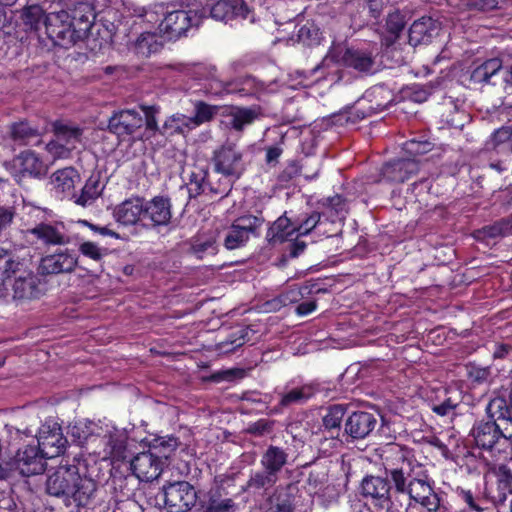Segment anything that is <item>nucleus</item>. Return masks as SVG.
<instances>
[{"label": "nucleus", "instance_id": "nucleus-1", "mask_svg": "<svg viewBox=\"0 0 512 512\" xmlns=\"http://www.w3.org/2000/svg\"><path fill=\"white\" fill-rule=\"evenodd\" d=\"M409 451L396 443L383 448V465L387 477L391 478L395 494L407 496V507L412 502L422 507L421 512H450L434 491L433 482L418 463L408 458Z\"/></svg>", "mask_w": 512, "mask_h": 512}, {"label": "nucleus", "instance_id": "nucleus-2", "mask_svg": "<svg viewBox=\"0 0 512 512\" xmlns=\"http://www.w3.org/2000/svg\"><path fill=\"white\" fill-rule=\"evenodd\" d=\"M45 487L50 496L61 499L67 507H85L97 492V482L85 473L82 475L79 466L68 461L48 470Z\"/></svg>", "mask_w": 512, "mask_h": 512}, {"label": "nucleus", "instance_id": "nucleus-3", "mask_svg": "<svg viewBox=\"0 0 512 512\" xmlns=\"http://www.w3.org/2000/svg\"><path fill=\"white\" fill-rule=\"evenodd\" d=\"M486 412L492 421H479L470 431L475 445L483 450L492 451L502 441H512V416L504 397L492 398Z\"/></svg>", "mask_w": 512, "mask_h": 512}, {"label": "nucleus", "instance_id": "nucleus-4", "mask_svg": "<svg viewBox=\"0 0 512 512\" xmlns=\"http://www.w3.org/2000/svg\"><path fill=\"white\" fill-rule=\"evenodd\" d=\"M196 0H182L181 8L167 12L159 24L160 33L169 40L178 39L190 28L197 27L207 16Z\"/></svg>", "mask_w": 512, "mask_h": 512}, {"label": "nucleus", "instance_id": "nucleus-5", "mask_svg": "<svg viewBox=\"0 0 512 512\" xmlns=\"http://www.w3.org/2000/svg\"><path fill=\"white\" fill-rule=\"evenodd\" d=\"M264 218L252 214L236 218L226 229L223 245L227 250L244 247L252 238L260 237Z\"/></svg>", "mask_w": 512, "mask_h": 512}, {"label": "nucleus", "instance_id": "nucleus-6", "mask_svg": "<svg viewBox=\"0 0 512 512\" xmlns=\"http://www.w3.org/2000/svg\"><path fill=\"white\" fill-rule=\"evenodd\" d=\"M389 479H391L389 477ZM361 492L372 504L383 510H398L396 502L399 494H395L392 481L380 476L368 475L361 482Z\"/></svg>", "mask_w": 512, "mask_h": 512}, {"label": "nucleus", "instance_id": "nucleus-7", "mask_svg": "<svg viewBox=\"0 0 512 512\" xmlns=\"http://www.w3.org/2000/svg\"><path fill=\"white\" fill-rule=\"evenodd\" d=\"M213 164L215 172L224 177L223 182H229L232 187V180L238 179L244 171L243 154L235 144H226L214 151Z\"/></svg>", "mask_w": 512, "mask_h": 512}, {"label": "nucleus", "instance_id": "nucleus-8", "mask_svg": "<svg viewBox=\"0 0 512 512\" xmlns=\"http://www.w3.org/2000/svg\"><path fill=\"white\" fill-rule=\"evenodd\" d=\"M44 26L47 36L58 46L68 48L77 43L73 21L68 11L51 12L45 16Z\"/></svg>", "mask_w": 512, "mask_h": 512}, {"label": "nucleus", "instance_id": "nucleus-9", "mask_svg": "<svg viewBox=\"0 0 512 512\" xmlns=\"http://www.w3.org/2000/svg\"><path fill=\"white\" fill-rule=\"evenodd\" d=\"M165 508L169 512H188L195 506L197 493L187 481H175L162 487Z\"/></svg>", "mask_w": 512, "mask_h": 512}, {"label": "nucleus", "instance_id": "nucleus-10", "mask_svg": "<svg viewBox=\"0 0 512 512\" xmlns=\"http://www.w3.org/2000/svg\"><path fill=\"white\" fill-rule=\"evenodd\" d=\"M209 15L212 19L225 23L232 20H248L253 23V0H217L209 8Z\"/></svg>", "mask_w": 512, "mask_h": 512}, {"label": "nucleus", "instance_id": "nucleus-11", "mask_svg": "<svg viewBox=\"0 0 512 512\" xmlns=\"http://www.w3.org/2000/svg\"><path fill=\"white\" fill-rule=\"evenodd\" d=\"M208 166L206 164H194L189 171V194L190 196L197 197L207 191L213 195H220L221 197L227 196L230 192L229 182H219L214 185L211 181L207 180Z\"/></svg>", "mask_w": 512, "mask_h": 512}, {"label": "nucleus", "instance_id": "nucleus-12", "mask_svg": "<svg viewBox=\"0 0 512 512\" xmlns=\"http://www.w3.org/2000/svg\"><path fill=\"white\" fill-rule=\"evenodd\" d=\"M45 459L48 458L37 446L27 445L17 451L13 458V466L21 475L30 477L45 471Z\"/></svg>", "mask_w": 512, "mask_h": 512}, {"label": "nucleus", "instance_id": "nucleus-13", "mask_svg": "<svg viewBox=\"0 0 512 512\" xmlns=\"http://www.w3.org/2000/svg\"><path fill=\"white\" fill-rule=\"evenodd\" d=\"M144 125L141 113L136 110H121L114 113L108 123V129L118 138L125 140Z\"/></svg>", "mask_w": 512, "mask_h": 512}, {"label": "nucleus", "instance_id": "nucleus-14", "mask_svg": "<svg viewBox=\"0 0 512 512\" xmlns=\"http://www.w3.org/2000/svg\"><path fill=\"white\" fill-rule=\"evenodd\" d=\"M164 463L158 454L149 450L137 454L132 459L131 469L139 480L148 482L160 476Z\"/></svg>", "mask_w": 512, "mask_h": 512}, {"label": "nucleus", "instance_id": "nucleus-15", "mask_svg": "<svg viewBox=\"0 0 512 512\" xmlns=\"http://www.w3.org/2000/svg\"><path fill=\"white\" fill-rule=\"evenodd\" d=\"M29 233L46 246H65L71 241L63 222H41Z\"/></svg>", "mask_w": 512, "mask_h": 512}, {"label": "nucleus", "instance_id": "nucleus-16", "mask_svg": "<svg viewBox=\"0 0 512 512\" xmlns=\"http://www.w3.org/2000/svg\"><path fill=\"white\" fill-rule=\"evenodd\" d=\"M67 439L63 436L57 424L42 425L38 434V448L44 456L54 458L59 456L65 449Z\"/></svg>", "mask_w": 512, "mask_h": 512}, {"label": "nucleus", "instance_id": "nucleus-17", "mask_svg": "<svg viewBox=\"0 0 512 512\" xmlns=\"http://www.w3.org/2000/svg\"><path fill=\"white\" fill-rule=\"evenodd\" d=\"M70 21H73L74 34L77 42L84 40L90 32L96 14L89 0L78 2L69 12Z\"/></svg>", "mask_w": 512, "mask_h": 512}, {"label": "nucleus", "instance_id": "nucleus-18", "mask_svg": "<svg viewBox=\"0 0 512 512\" xmlns=\"http://www.w3.org/2000/svg\"><path fill=\"white\" fill-rule=\"evenodd\" d=\"M195 77L203 81L204 92L208 95H222L224 93H233L232 82H225L220 79L217 69L213 65H198L194 69Z\"/></svg>", "mask_w": 512, "mask_h": 512}, {"label": "nucleus", "instance_id": "nucleus-19", "mask_svg": "<svg viewBox=\"0 0 512 512\" xmlns=\"http://www.w3.org/2000/svg\"><path fill=\"white\" fill-rule=\"evenodd\" d=\"M77 265V258L68 250L43 257L39 264L42 275L70 273Z\"/></svg>", "mask_w": 512, "mask_h": 512}, {"label": "nucleus", "instance_id": "nucleus-20", "mask_svg": "<svg viewBox=\"0 0 512 512\" xmlns=\"http://www.w3.org/2000/svg\"><path fill=\"white\" fill-rule=\"evenodd\" d=\"M378 421L374 414L364 411L353 412L345 422V433L352 439H365L375 429Z\"/></svg>", "mask_w": 512, "mask_h": 512}, {"label": "nucleus", "instance_id": "nucleus-21", "mask_svg": "<svg viewBox=\"0 0 512 512\" xmlns=\"http://www.w3.org/2000/svg\"><path fill=\"white\" fill-rule=\"evenodd\" d=\"M171 207L169 198L155 196L144 202V218L150 220L153 226H166L172 217Z\"/></svg>", "mask_w": 512, "mask_h": 512}, {"label": "nucleus", "instance_id": "nucleus-22", "mask_svg": "<svg viewBox=\"0 0 512 512\" xmlns=\"http://www.w3.org/2000/svg\"><path fill=\"white\" fill-rule=\"evenodd\" d=\"M79 181L80 175L72 167L59 169L50 176L52 189L62 198L68 197L72 199L75 185Z\"/></svg>", "mask_w": 512, "mask_h": 512}, {"label": "nucleus", "instance_id": "nucleus-23", "mask_svg": "<svg viewBox=\"0 0 512 512\" xmlns=\"http://www.w3.org/2000/svg\"><path fill=\"white\" fill-rule=\"evenodd\" d=\"M113 215L116 221L122 225L136 224L140 217L144 216V199L140 197L126 199L114 209Z\"/></svg>", "mask_w": 512, "mask_h": 512}, {"label": "nucleus", "instance_id": "nucleus-24", "mask_svg": "<svg viewBox=\"0 0 512 512\" xmlns=\"http://www.w3.org/2000/svg\"><path fill=\"white\" fill-rule=\"evenodd\" d=\"M439 25L431 17H422L414 21L409 29V43L413 46L427 44L437 36Z\"/></svg>", "mask_w": 512, "mask_h": 512}, {"label": "nucleus", "instance_id": "nucleus-25", "mask_svg": "<svg viewBox=\"0 0 512 512\" xmlns=\"http://www.w3.org/2000/svg\"><path fill=\"white\" fill-rule=\"evenodd\" d=\"M345 66L359 72L371 73L375 70V56L366 49L347 48L342 56Z\"/></svg>", "mask_w": 512, "mask_h": 512}, {"label": "nucleus", "instance_id": "nucleus-26", "mask_svg": "<svg viewBox=\"0 0 512 512\" xmlns=\"http://www.w3.org/2000/svg\"><path fill=\"white\" fill-rule=\"evenodd\" d=\"M12 285L14 296L19 299L34 298L38 295V277L24 266L17 275Z\"/></svg>", "mask_w": 512, "mask_h": 512}, {"label": "nucleus", "instance_id": "nucleus-27", "mask_svg": "<svg viewBox=\"0 0 512 512\" xmlns=\"http://www.w3.org/2000/svg\"><path fill=\"white\" fill-rule=\"evenodd\" d=\"M126 440L127 436L124 432L112 428L100 438V442L103 445L104 457H110L112 459L124 458L126 451Z\"/></svg>", "mask_w": 512, "mask_h": 512}, {"label": "nucleus", "instance_id": "nucleus-28", "mask_svg": "<svg viewBox=\"0 0 512 512\" xmlns=\"http://www.w3.org/2000/svg\"><path fill=\"white\" fill-rule=\"evenodd\" d=\"M295 234L296 224L284 214L270 225L266 233V240L270 245H277L293 240Z\"/></svg>", "mask_w": 512, "mask_h": 512}, {"label": "nucleus", "instance_id": "nucleus-29", "mask_svg": "<svg viewBox=\"0 0 512 512\" xmlns=\"http://www.w3.org/2000/svg\"><path fill=\"white\" fill-rule=\"evenodd\" d=\"M418 163L413 159H400L383 168V176L392 182H404L418 172Z\"/></svg>", "mask_w": 512, "mask_h": 512}, {"label": "nucleus", "instance_id": "nucleus-30", "mask_svg": "<svg viewBox=\"0 0 512 512\" xmlns=\"http://www.w3.org/2000/svg\"><path fill=\"white\" fill-rule=\"evenodd\" d=\"M13 162L14 166L19 168V171L23 176L27 175L34 178H39L43 176L47 170L43 161L35 152L31 150L20 153V155H18Z\"/></svg>", "mask_w": 512, "mask_h": 512}, {"label": "nucleus", "instance_id": "nucleus-31", "mask_svg": "<svg viewBox=\"0 0 512 512\" xmlns=\"http://www.w3.org/2000/svg\"><path fill=\"white\" fill-rule=\"evenodd\" d=\"M261 116V109L259 106L252 107H232L227 114L229 118L228 126L237 131L241 132L245 127L254 123Z\"/></svg>", "mask_w": 512, "mask_h": 512}, {"label": "nucleus", "instance_id": "nucleus-32", "mask_svg": "<svg viewBox=\"0 0 512 512\" xmlns=\"http://www.w3.org/2000/svg\"><path fill=\"white\" fill-rule=\"evenodd\" d=\"M163 42L156 33L143 32L129 45V49L140 57H149L161 50Z\"/></svg>", "mask_w": 512, "mask_h": 512}, {"label": "nucleus", "instance_id": "nucleus-33", "mask_svg": "<svg viewBox=\"0 0 512 512\" xmlns=\"http://www.w3.org/2000/svg\"><path fill=\"white\" fill-rule=\"evenodd\" d=\"M288 462V453L285 449L270 445L263 453L260 463L263 469L269 471L270 474L278 476V473Z\"/></svg>", "mask_w": 512, "mask_h": 512}, {"label": "nucleus", "instance_id": "nucleus-34", "mask_svg": "<svg viewBox=\"0 0 512 512\" xmlns=\"http://www.w3.org/2000/svg\"><path fill=\"white\" fill-rule=\"evenodd\" d=\"M404 16L399 11H394L387 16L384 30L380 32L382 45L387 48L392 46L399 38L405 27Z\"/></svg>", "mask_w": 512, "mask_h": 512}, {"label": "nucleus", "instance_id": "nucleus-35", "mask_svg": "<svg viewBox=\"0 0 512 512\" xmlns=\"http://www.w3.org/2000/svg\"><path fill=\"white\" fill-rule=\"evenodd\" d=\"M292 486H279L269 497L270 509L273 512H293L294 497L292 494Z\"/></svg>", "mask_w": 512, "mask_h": 512}, {"label": "nucleus", "instance_id": "nucleus-36", "mask_svg": "<svg viewBox=\"0 0 512 512\" xmlns=\"http://www.w3.org/2000/svg\"><path fill=\"white\" fill-rule=\"evenodd\" d=\"M103 188L104 186L101 184L99 179L95 176H91L81 189V193L79 195L74 193L72 199L74 200L75 204L82 207H87L93 204L94 201L101 195Z\"/></svg>", "mask_w": 512, "mask_h": 512}, {"label": "nucleus", "instance_id": "nucleus-37", "mask_svg": "<svg viewBox=\"0 0 512 512\" xmlns=\"http://www.w3.org/2000/svg\"><path fill=\"white\" fill-rule=\"evenodd\" d=\"M24 266L12 251L0 248V282L14 277Z\"/></svg>", "mask_w": 512, "mask_h": 512}, {"label": "nucleus", "instance_id": "nucleus-38", "mask_svg": "<svg viewBox=\"0 0 512 512\" xmlns=\"http://www.w3.org/2000/svg\"><path fill=\"white\" fill-rule=\"evenodd\" d=\"M56 138L74 150L77 143L81 142L83 130L79 126L71 125L63 122H55L53 124Z\"/></svg>", "mask_w": 512, "mask_h": 512}, {"label": "nucleus", "instance_id": "nucleus-39", "mask_svg": "<svg viewBox=\"0 0 512 512\" xmlns=\"http://www.w3.org/2000/svg\"><path fill=\"white\" fill-rule=\"evenodd\" d=\"M189 253L197 259H203L208 255L217 253L216 239L213 235H198L190 242Z\"/></svg>", "mask_w": 512, "mask_h": 512}, {"label": "nucleus", "instance_id": "nucleus-40", "mask_svg": "<svg viewBox=\"0 0 512 512\" xmlns=\"http://www.w3.org/2000/svg\"><path fill=\"white\" fill-rule=\"evenodd\" d=\"M502 61L491 58L477 66L471 73V81L477 84L490 83V79L501 70Z\"/></svg>", "mask_w": 512, "mask_h": 512}, {"label": "nucleus", "instance_id": "nucleus-41", "mask_svg": "<svg viewBox=\"0 0 512 512\" xmlns=\"http://www.w3.org/2000/svg\"><path fill=\"white\" fill-rule=\"evenodd\" d=\"M305 293H308V287L291 288L288 291L266 302L268 311H278L282 307L298 302Z\"/></svg>", "mask_w": 512, "mask_h": 512}, {"label": "nucleus", "instance_id": "nucleus-42", "mask_svg": "<svg viewBox=\"0 0 512 512\" xmlns=\"http://www.w3.org/2000/svg\"><path fill=\"white\" fill-rule=\"evenodd\" d=\"M163 128L170 134L182 135H185L196 129L192 117L181 113H176L170 116L165 121Z\"/></svg>", "mask_w": 512, "mask_h": 512}, {"label": "nucleus", "instance_id": "nucleus-43", "mask_svg": "<svg viewBox=\"0 0 512 512\" xmlns=\"http://www.w3.org/2000/svg\"><path fill=\"white\" fill-rule=\"evenodd\" d=\"M194 114L192 120L195 127H199L205 123L211 122L219 112L220 107L211 105L201 100L193 102Z\"/></svg>", "mask_w": 512, "mask_h": 512}, {"label": "nucleus", "instance_id": "nucleus-44", "mask_svg": "<svg viewBox=\"0 0 512 512\" xmlns=\"http://www.w3.org/2000/svg\"><path fill=\"white\" fill-rule=\"evenodd\" d=\"M278 480V476L270 474L266 469L254 471L251 473L245 490L260 491L272 487Z\"/></svg>", "mask_w": 512, "mask_h": 512}, {"label": "nucleus", "instance_id": "nucleus-45", "mask_svg": "<svg viewBox=\"0 0 512 512\" xmlns=\"http://www.w3.org/2000/svg\"><path fill=\"white\" fill-rule=\"evenodd\" d=\"M237 505L231 498H222L218 492H211L203 512H235Z\"/></svg>", "mask_w": 512, "mask_h": 512}, {"label": "nucleus", "instance_id": "nucleus-46", "mask_svg": "<svg viewBox=\"0 0 512 512\" xmlns=\"http://www.w3.org/2000/svg\"><path fill=\"white\" fill-rule=\"evenodd\" d=\"M38 135V131L26 122L15 123L11 127L12 139L22 145L31 144L32 140L37 139Z\"/></svg>", "mask_w": 512, "mask_h": 512}, {"label": "nucleus", "instance_id": "nucleus-47", "mask_svg": "<svg viewBox=\"0 0 512 512\" xmlns=\"http://www.w3.org/2000/svg\"><path fill=\"white\" fill-rule=\"evenodd\" d=\"M179 446V441L173 436L160 437L154 440L150 451L158 454L161 460H167Z\"/></svg>", "mask_w": 512, "mask_h": 512}, {"label": "nucleus", "instance_id": "nucleus-48", "mask_svg": "<svg viewBox=\"0 0 512 512\" xmlns=\"http://www.w3.org/2000/svg\"><path fill=\"white\" fill-rule=\"evenodd\" d=\"M313 389L310 386H302L293 388L287 393L283 394L280 400V405L287 407L293 404H300L307 401L313 395Z\"/></svg>", "mask_w": 512, "mask_h": 512}, {"label": "nucleus", "instance_id": "nucleus-49", "mask_svg": "<svg viewBox=\"0 0 512 512\" xmlns=\"http://www.w3.org/2000/svg\"><path fill=\"white\" fill-rule=\"evenodd\" d=\"M346 409L341 404H336L328 408L323 416V425L329 431H340L341 422L345 415Z\"/></svg>", "mask_w": 512, "mask_h": 512}, {"label": "nucleus", "instance_id": "nucleus-50", "mask_svg": "<svg viewBox=\"0 0 512 512\" xmlns=\"http://www.w3.org/2000/svg\"><path fill=\"white\" fill-rule=\"evenodd\" d=\"M45 14L42 8L38 5H32L25 9L23 18L25 25L29 26L30 29L38 30L40 24L45 19Z\"/></svg>", "mask_w": 512, "mask_h": 512}, {"label": "nucleus", "instance_id": "nucleus-51", "mask_svg": "<svg viewBox=\"0 0 512 512\" xmlns=\"http://www.w3.org/2000/svg\"><path fill=\"white\" fill-rule=\"evenodd\" d=\"M46 150L53 159H67L73 151L71 146L64 144L58 139L50 141L46 145Z\"/></svg>", "mask_w": 512, "mask_h": 512}, {"label": "nucleus", "instance_id": "nucleus-52", "mask_svg": "<svg viewBox=\"0 0 512 512\" xmlns=\"http://www.w3.org/2000/svg\"><path fill=\"white\" fill-rule=\"evenodd\" d=\"M467 375L470 381L480 385L489 382L491 378V369L489 367L471 365L468 368Z\"/></svg>", "mask_w": 512, "mask_h": 512}, {"label": "nucleus", "instance_id": "nucleus-53", "mask_svg": "<svg viewBox=\"0 0 512 512\" xmlns=\"http://www.w3.org/2000/svg\"><path fill=\"white\" fill-rule=\"evenodd\" d=\"M79 251L86 257L100 261L105 254V249L99 247L94 242L86 241L80 244Z\"/></svg>", "mask_w": 512, "mask_h": 512}, {"label": "nucleus", "instance_id": "nucleus-54", "mask_svg": "<svg viewBox=\"0 0 512 512\" xmlns=\"http://www.w3.org/2000/svg\"><path fill=\"white\" fill-rule=\"evenodd\" d=\"M458 404V399L450 396L439 404H433L432 411L439 416H447L454 412Z\"/></svg>", "mask_w": 512, "mask_h": 512}, {"label": "nucleus", "instance_id": "nucleus-55", "mask_svg": "<svg viewBox=\"0 0 512 512\" xmlns=\"http://www.w3.org/2000/svg\"><path fill=\"white\" fill-rule=\"evenodd\" d=\"M319 221L320 214L317 212L312 213L305 220L301 221L299 224H296L297 235H307L317 226Z\"/></svg>", "mask_w": 512, "mask_h": 512}, {"label": "nucleus", "instance_id": "nucleus-56", "mask_svg": "<svg viewBox=\"0 0 512 512\" xmlns=\"http://www.w3.org/2000/svg\"><path fill=\"white\" fill-rule=\"evenodd\" d=\"M339 498V491L335 487V485H327L322 491L318 494V499L321 501V504L325 507L336 503Z\"/></svg>", "mask_w": 512, "mask_h": 512}, {"label": "nucleus", "instance_id": "nucleus-57", "mask_svg": "<svg viewBox=\"0 0 512 512\" xmlns=\"http://www.w3.org/2000/svg\"><path fill=\"white\" fill-rule=\"evenodd\" d=\"M243 87L238 90L241 96L254 95L256 92L263 89V84L256 81L252 77H247L242 82Z\"/></svg>", "mask_w": 512, "mask_h": 512}, {"label": "nucleus", "instance_id": "nucleus-58", "mask_svg": "<svg viewBox=\"0 0 512 512\" xmlns=\"http://www.w3.org/2000/svg\"><path fill=\"white\" fill-rule=\"evenodd\" d=\"M141 110L144 113L145 118L144 123L146 124L147 129L149 130H157L158 123L155 117V114L158 112V108L154 106H141Z\"/></svg>", "mask_w": 512, "mask_h": 512}, {"label": "nucleus", "instance_id": "nucleus-59", "mask_svg": "<svg viewBox=\"0 0 512 512\" xmlns=\"http://www.w3.org/2000/svg\"><path fill=\"white\" fill-rule=\"evenodd\" d=\"M494 360H503L512 358V346L506 343H496L492 351Z\"/></svg>", "mask_w": 512, "mask_h": 512}, {"label": "nucleus", "instance_id": "nucleus-60", "mask_svg": "<svg viewBox=\"0 0 512 512\" xmlns=\"http://www.w3.org/2000/svg\"><path fill=\"white\" fill-rule=\"evenodd\" d=\"M245 343L244 336L229 338L226 341L219 343V349L224 353L234 352L237 348L241 347Z\"/></svg>", "mask_w": 512, "mask_h": 512}, {"label": "nucleus", "instance_id": "nucleus-61", "mask_svg": "<svg viewBox=\"0 0 512 512\" xmlns=\"http://www.w3.org/2000/svg\"><path fill=\"white\" fill-rule=\"evenodd\" d=\"M511 464H500L495 468V474L500 482L512 485V466Z\"/></svg>", "mask_w": 512, "mask_h": 512}, {"label": "nucleus", "instance_id": "nucleus-62", "mask_svg": "<svg viewBox=\"0 0 512 512\" xmlns=\"http://www.w3.org/2000/svg\"><path fill=\"white\" fill-rule=\"evenodd\" d=\"M492 141L494 143V146L508 142L510 147L512 143V132L510 131L509 128H500L494 132L492 136Z\"/></svg>", "mask_w": 512, "mask_h": 512}, {"label": "nucleus", "instance_id": "nucleus-63", "mask_svg": "<svg viewBox=\"0 0 512 512\" xmlns=\"http://www.w3.org/2000/svg\"><path fill=\"white\" fill-rule=\"evenodd\" d=\"M407 151L413 154H424L431 149L429 142H416L414 140L407 143Z\"/></svg>", "mask_w": 512, "mask_h": 512}, {"label": "nucleus", "instance_id": "nucleus-64", "mask_svg": "<svg viewBox=\"0 0 512 512\" xmlns=\"http://www.w3.org/2000/svg\"><path fill=\"white\" fill-rule=\"evenodd\" d=\"M461 499L473 510L480 512L482 508L475 502L474 496L470 490H461L459 492Z\"/></svg>", "mask_w": 512, "mask_h": 512}]
</instances>
